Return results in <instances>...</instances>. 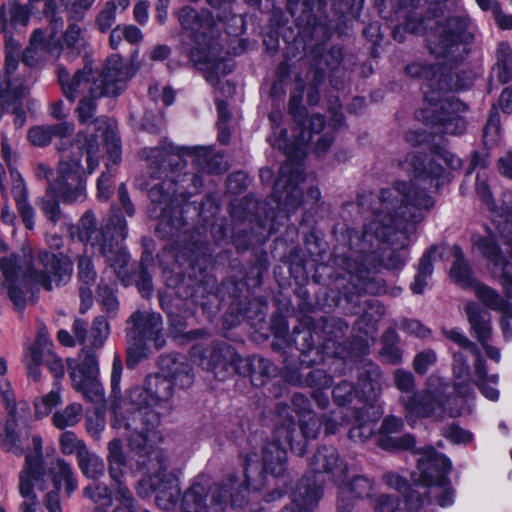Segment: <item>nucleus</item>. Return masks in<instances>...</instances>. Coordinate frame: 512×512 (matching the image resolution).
Instances as JSON below:
<instances>
[{
  "instance_id": "obj_1",
  "label": "nucleus",
  "mask_w": 512,
  "mask_h": 512,
  "mask_svg": "<svg viewBox=\"0 0 512 512\" xmlns=\"http://www.w3.org/2000/svg\"><path fill=\"white\" fill-rule=\"evenodd\" d=\"M439 161L453 170L461 167V160L447 150L436 152L428 163L424 155L409 154L402 168L410 179L396 180L381 189L378 202L371 208L373 218L364 224L363 231H348L350 254L343 259V265L351 274L349 281L359 292L380 293L379 282L370 277V255L397 231L406 232L408 225L422 221L425 213L434 207L435 200L427 189L438 188L448 181Z\"/></svg>"
},
{
  "instance_id": "obj_2",
  "label": "nucleus",
  "mask_w": 512,
  "mask_h": 512,
  "mask_svg": "<svg viewBox=\"0 0 512 512\" xmlns=\"http://www.w3.org/2000/svg\"><path fill=\"white\" fill-rule=\"evenodd\" d=\"M392 7L403 13V30L412 34L425 32V45L430 55L444 64L463 61L475 39V27L465 15H449L439 19L423 16L432 0H389Z\"/></svg>"
},
{
  "instance_id": "obj_3",
  "label": "nucleus",
  "mask_w": 512,
  "mask_h": 512,
  "mask_svg": "<svg viewBox=\"0 0 512 512\" xmlns=\"http://www.w3.org/2000/svg\"><path fill=\"white\" fill-rule=\"evenodd\" d=\"M3 275L2 290L18 310L33 302L32 285L51 291L66 285L72 276L73 266L68 256L39 249L23 258L11 254L0 258Z\"/></svg>"
},
{
  "instance_id": "obj_4",
  "label": "nucleus",
  "mask_w": 512,
  "mask_h": 512,
  "mask_svg": "<svg viewBox=\"0 0 512 512\" xmlns=\"http://www.w3.org/2000/svg\"><path fill=\"white\" fill-rule=\"evenodd\" d=\"M132 67L120 55L109 57L101 73L92 81L89 88V96H84L76 108L78 121L86 125V131L79 133V138H92L98 135L101 138L113 159L114 163L120 160V139L116 124L105 116L96 117V100L102 96L117 97L127 87V82L132 78Z\"/></svg>"
},
{
  "instance_id": "obj_5",
  "label": "nucleus",
  "mask_w": 512,
  "mask_h": 512,
  "mask_svg": "<svg viewBox=\"0 0 512 512\" xmlns=\"http://www.w3.org/2000/svg\"><path fill=\"white\" fill-rule=\"evenodd\" d=\"M295 433L296 425L293 419H288L285 423L276 427L275 439L267 442L262 448V465L259 463L256 452L249 451L242 454L244 480H241L237 475L229 476L230 485L237 491L231 494L233 507L242 508L248 502L247 496L250 487L254 490L262 489L266 485L267 474L273 478H282V484L286 485L287 453L280 440L284 439L298 456H303L306 453L305 443H294Z\"/></svg>"
},
{
  "instance_id": "obj_6",
  "label": "nucleus",
  "mask_w": 512,
  "mask_h": 512,
  "mask_svg": "<svg viewBox=\"0 0 512 512\" xmlns=\"http://www.w3.org/2000/svg\"><path fill=\"white\" fill-rule=\"evenodd\" d=\"M96 224L94 213L86 211L78 223V238L83 243L91 244L105 258L106 263L114 269L118 277L127 276L129 254L122 246L128 234L126 220L114 216L105 226L97 228Z\"/></svg>"
},
{
  "instance_id": "obj_7",
  "label": "nucleus",
  "mask_w": 512,
  "mask_h": 512,
  "mask_svg": "<svg viewBox=\"0 0 512 512\" xmlns=\"http://www.w3.org/2000/svg\"><path fill=\"white\" fill-rule=\"evenodd\" d=\"M418 453L419 477L414 480L427 488V497L411 491L406 497V503L414 510L421 509L425 503H436L441 507L452 505L455 491L448 478L452 469L450 460L430 446L421 449Z\"/></svg>"
},
{
  "instance_id": "obj_8",
  "label": "nucleus",
  "mask_w": 512,
  "mask_h": 512,
  "mask_svg": "<svg viewBox=\"0 0 512 512\" xmlns=\"http://www.w3.org/2000/svg\"><path fill=\"white\" fill-rule=\"evenodd\" d=\"M128 401L137 410L128 417L125 429L128 432V442L131 450L140 457L153 453L154 442L157 438L155 430L160 423L159 413L153 410L152 399L148 392L147 382L144 386H136L129 390Z\"/></svg>"
},
{
  "instance_id": "obj_9",
  "label": "nucleus",
  "mask_w": 512,
  "mask_h": 512,
  "mask_svg": "<svg viewBox=\"0 0 512 512\" xmlns=\"http://www.w3.org/2000/svg\"><path fill=\"white\" fill-rule=\"evenodd\" d=\"M137 456L136 461L139 469L152 465L153 470L147 478L138 482V495L147 497L154 492L156 493V503L161 509L174 510L180 496V485L177 476L168 471L163 454L153 447V453L150 456Z\"/></svg>"
},
{
  "instance_id": "obj_10",
  "label": "nucleus",
  "mask_w": 512,
  "mask_h": 512,
  "mask_svg": "<svg viewBox=\"0 0 512 512\" xmlns=\"http://www.w3.org/2000/svg\"><path fill=\"white\" fill-rule=\"evenodd\" d=\"M165 147H168L167 143L163 142L161 146L143 148L140 152L141 157L150 163L153 178L160 179L164 174V179L152 185L148 192L151 202L161 206V217L170 212L174 198L179 195L178 181L174 175L179 170L172 172Z\"/></svg>"
},
{
  "instance_id": "obj_11",
  "label": "nucleus",
  "mask_w": 512,
  "mask_h": 512,
  "mask_svg": "<svg viewBox=\"0 0 512 512\" xmlns=\"http://www.w3.org/2000/svg\"><path fill=\"white\" fill-rule=\"evenodd\" d=\"M160 367L165 376L149 375L146 378L148 392L152 399V406H164L173 396L174 386L187 388L193 383V374L191 366L173 355H163L160 357Z\"/></svg>"
},
{
  "instance_id": "obj_12",
  "label": "nucleus",
  "mask_w": 512,
  "mask_h": 512,
  "mask_svg": "<svg viewBox=\"0 0 512 512\" xmlns=\"http://www.w3.org/2000/svg\"><path fill=\"white\" fill-rule=\"evenodd\" d=\"M273 147L283 149L287 160L279 170L275 181L273 195L278 206L287 213L295 211L303 202V192L299 184L304 181V170L301 162L293 158L288 150L285 139L272 142Z\"/></svg>"
},
{
  "instance_id": "obj_13",
  "label": "nucleus",
  "mask_w": 512,
  "mask_h": 512,
  "mask_svg": "<svg viewBox=\"0 0 512 512\" xmlns=\"http://www.w3.org/2000/svg\"><path fill=\"white\" fill-rule=\"evenodd\" d=\"M35 454L26 456L25 467L19 473L18 491L23 502L19 509L21 512H37L39 500L35 488L44 489L46 470L42 458V439L39 435L32 437Z\"/></svg>"
},
{
  "instance_id": "obj_14",
  "label": "nucleus",
  "mask_w": 512,
  "mask_h": 512,
  "mask_svg": "<svg viewBox=\"0 0 512 512\" xmlns=\"http://www.w3.org/2000/svg\"><path fill=\"white\" fill-rule=\"evenodd\" d=\"M236 492L229 478L222 485L196 482L182 495L180 508L182 512H224L231 494Z\"/></svg>"
},
{
  "instance_id": "obj_15",
  "label": "nucleus",
  "mask_w": 512,
  "mask_h": 512,
  "mask_svg": "<svg viewBox=\"0 0 512 512\" xmlns=\"http://www.w3.org/2000/svg\"><path fill=\"white\" fill-rule=\"evenodd\" d=\"M441 390H422L413 393L410 396L400 397V403L405 409V417L409 422L415 421L417 418H433L434 420H442L445 415L456 417L458 411L448 410L446 408V400L444 399L442 390L448 385L441 384Z\"/></svg>"
},
{
  "instance_id": "obj_16",
  "label": "nucleus",
  "mask_w": 512,
  "mask_h": 512,
  "mask_svg": "<svg viewBox=\"0 0 512 512\" xmlns=\"http://www.w3.org/2000/svg\"><path fill=\"white\" fill-rule=\"evenodd\" d=\"M50 190L65 203L83 202L86 199L84 171L78 156L62 157L58 178L50 184Z\"/></svg>"
},
{
  "instance_id": "obj_17",
  "label": "nucleus",
  "mask_w": 512,
  "mask_h": 512,
  "mask_svg": "<svg viewBox=\"0 0 512 512\" xmlns=\"http://www.w3.org/2000/svg\"><path fill=\"white\" fill-rule=\"evenodd\" d=\"M165 147L169 157V165L172 172L182 170L185 167L183 156L188 155L193 158V163L197 169L207 174H220L227 171V162L223 155L213 154L207 147H174L167 143Z\"/></svg>"
},
{
  "instance_id": "obj_18",
  "label": "nucleus",
  "mask_w": 512,
  "mask_h": 512,
  "mask_svg": "<svg viewBox=\"0 0 512 512\" xmlns=\"http://www.w3.org/2000/svg\"><path fill=\"white\" fill-rule=\"evenodd\" d=\"M107 460L109 463V475L116 483L115 499L118 504L114 512H137L135 499L128 487L121 480L127 459L123 452L122 442L119 439H113L108 443Z\"/></svg>"
},
{
  "instance_id": "obj_19",
  "label": "nucleus",
  "mask_w": 512,
  "mask_h": 512,
  "mask_svg": "<svg viewBox=\"0 0 512 512\" xmlns=\"http://www.w3.org/2000/svg\"><path fill=\"white\" fill-rule=\"evenodd\" d=\"M127 323L131 324L127 335L152 346L155 350L162 349L166 344L163 321L159 313L137 310L130 315Z\"/></svg>"
},
{
  "instance_id": "obj_20",
  "label": "nucleus",
  "mask_w": 512,
  "mask_h": 512,
  "mask_svg": "<svg viewBox=\"0 0 512 512\" xmlns=\"http://www.w3.org/2000/svg\"><path fill=\"white\" fill-rule=\"evenodd\" d=\"M472 241L473 246L493 265V275L506 290L507 297H512V266L502 255L494 234L488 230L486 236L475 235Z\"/></svg>"
},
{
  "instance_id": "obj_21",
  "label": "nucleus",
  "mask_w": 512,
  "mask_h": 512,
  "mask_svg": "<svg viewBox=\"0 0 512 512\" xmlns=\"http://www.w3.org/2000/svg\"><path fill=\"white\" fill-rule=\"evenodd\" d=\"M98 373V361L94 354H86L80 363L70 365L73 387L89 401H95L102 396L103 389L98 380Z\"/></svg>"
},
{
  "instance_id": "obj_22",
  "label": "nucleus",
  "mask_w": 512,
  "mask_h": 512,
  "mask_svg": "<svg viewBox=\"0 0 512 512\" xmlns=\"http://www.w3.org/2000/svg\"><path fill=\"white\" fill-rule=\"evenodd\" d=\"M314 473H324L335 485H342L348 477L349 466L335 447L322 446L317 449L309 462Z\"/></svg>"
},
{
  "instance_id": "obj_23",
  "label": "nucleus",
  "mask_w": 512,
  "mask_h": 512,
  "mask_svg": "<svg viewBox=\"0 0 512 512\" xmlns=\"http://www.w3.org/2000/svg\"><path fill=\"white\" fill-rule=\"evenodd\" d=\"M177 16L182 27L191 31L198 44H209L214 37L215 19L211 12L202 11L198 14L192 7L184 6L178 11Z\"/></svg>"
},
{
  "instance_id": "obj_24",
  "label": "nucleus",
  "mask_w": 512,
  "mask_h": 512,
  "mask_svg": "<svg viewBox=\"0 0 512 512\" xmlns=\"http://www.w3.org/2000/svg\"><path fill=\"white\" fill-rule=\"evenodd\" d=\"M323 496V488L314 477H303L291 495V503L278 512H313Z\"/></svg>"
},
{
  "instance_id": "obj_25",
  "label": "nucleus",
  "mask_w": 512,
  "mask_h": 512,
  "mask_svg": "<svg viewBox=\"0 0 512 512\" xmlns=\"http://www.w3.org/2000/svg\"><path fill=\"white\" fill-rule=\"evenodd\" d=\"M63 41L50 37L47 43V51L55 56H59L61 51L65 50V56L73 61L88 47V41L82 27L77 22H71L63 33Z\"/></svg>"
},
{
  "instance_id": "obj_26",
  "label": "nucleus",
  "mask_w": 512,
  "mask_h": 512,
  "mask_svg": "<svg viewBox=\"0 0 512 512\" xmlns=\"http://www.w3.org/2000/svg\"><path fill=\"white\" fill-rule=\"evenodd\" d=\"M7 363L0 357V397L7 412L5 422L15 425L26 424L31 417V408L26 401L17 402L10 382L5 378Z\"/></svg>"
},
{
  "instance_id": "obj_27",
  "label": "nucleus",
  "mask_w": 512,
  "mask_h": 512,
  "mask_svg": "<svg viewBox=\"0 0 512 512\" xmlns=\"http://www.w3.org/2000/svg\"><path fill=\"white\" fill-rule=\"evenodd\" d=\"M52 354L53 343L48 336V331L45 327H39L35 341L24 351V363L28 376L38 381L41 376L40 365L44 364Z\"/></svg>"
},
{
  "instance_id": "obj_28",
  "label": "nucleus",
  "mask_w": 512,
  "mask_h": 512,
  "mask_svg": "<svg viewBox=\"0 0 512 512\" xmlns=\"http://www.w3.org/2000/svg\"><path fill=\"white\" fill-rule=\"evenodd\" d=\"M402 427L403 421L400 418L387 416L380 426L378 445L385 450H414L416 441L413 435L391 436V434L400 432Z\"/></svg>"
},
{
  "instance_id": "obj_29",
  "label": "nucleus",
  "mask_w": 512,
  "mask_h": 512,
  "mask_svg": "<svg viewBox=\"0 0 512 512\" xmlns=\"http://www.w3.org/2000/svg\"><path fill=\"white\" fill-rule=\"evenodd\" d=\"M405 72L409 77L423 80L432 92L442 93L453 89L437 64L415 61L405 67Z\"/></svg>"
},
{
  "instance_id": "obj_30",
  "label": "nucleus",
  "mask_w": 512,
  "mask_h": 512,
  "mask_svg": "<svg viewBox=\"0 0 512 512\" xmlns=\"http://www.w3.org/2000/svg\"><path fill=\"white\" fill-rule=\"evenodd\" d=\"M236 369L240 374L248 375L254 386H263L277 375V367L266 358L252 355L247 358L239 357Z\"/></svg>"
},
{
  "instance_id": "obj_31",
  "label": "nucleus",
  "mask_w": 512,
  "mask_h": 512,
  "mask_svg": "<svg viewBox=\"0 0 512 512\" xmlns=\"http://www.w3.org/2000/svg\"><path fill=\"white\" fill-rule=\"evenodd\" d=\"M441 116L434 125L441 127L438 132L450 135H461L466 131V121L459 115L465 112L467 106L458 100H447L440 105Z\"/></svg>"
},
{
  "instance_id": "obj_32",
  "label": "nucleus",
  "mask_w": 512,
  "mask_h": 512,
  "mask_svg": "<svg viewBox=\"0 0 512 512\" xmlns=\"http://www.w3.org/2000/svg\"><path fill=\"white\" fill-rule=\"evenodd\" d=\"M195 353L201 355V365L207 369L214 371L218 367H225L227 364L237 367L239 355L235 349L225 342H214L212 345L200 350L194 347Z\"/></svg>"
},
{
  "instance_id": "obj_33",
  "label": "nucleus",
  "mask_w": 512,
  "mask_h": 512,
  "mask_svg": "<svg viewBox=\"0 0 512 512\" xmlns=\"http://www.w3.org/2000/svg\"><path fill=\"white\" fill-rule=\"evenodd\" d=\"M57 72L62 91L69 100L74 101L85 91L89 92L92 84V68L90 65H85L82 69L77 70L72 77L65 68L61 67Z\"/></svg>"
},
{
  "instance_id": "obj_34",
  "label": "nucleus",
  "mask_w": 512,
  "mask_h": 512,
  "mask_svg": "<svg viewBox=\"0 0 512 512\" xmlns=\"http://www.w3.org/2000/svg\"><path fill=\"white\" fill-rule=\"evenodd\" d=\"M471 331L479 343L492 339L493 329L490 313L483 310L474 301H469L464 307Z\"/></svg>"
},
{
  "instance_id": "obj_35",
  "label": "nucleus",
  "mask_w": 512,
  "mask_h": 512,
  "mask_svg": "<svg viewBox=\"0 0 512 512\" xmlns=\"http://www.w3.org/2000/svg\"><path fill=\"white\" fill-rule=\"evenodd\" d=\"M471 331L479 343L492 339L493 329L490 313L483 310L474 301H469L464 307Z\"/></svg>"
},
{
  "instance_id": "obj_36",
  "label": "nucleus",
  "mask_w": 512,
  "mask_h": 512,
  "mask_svg": "<svg viewBox=\"0 0 512 512\" xmlns=\"http://www.w3.org/2000/svg\"><path fill=\"white\" fill-rule=\"evenodd\" d=\"M29 22V13L26 7L16 1H8L0 7V32H19Z\"/></svg>"
},
{
  "instance_id": "obj_37",
  "label": "nucleus",
  "mask_w": 512,
  "mask_h": 512,
  "mask_svg": "<svg viewBox=\"0 0 512 512\" xmlns=\"http://www.w3.org/2000/svg\"><path fill=\"white\" fill-rule=\"evenodd\" d=\"M13 178L12 195L17 203L18 211L27 229L34 227V210L28 203L26 184L18 172L11 171Z\"/></svg>"
},
{
  "instance_id": "obj_38",
  "label": "nucleus",
  "mask_w": 512,
  "mask_h": 512,
  "mask_svg": "<svg viewBox=\"0 0 512 512\" xmlns=\"http://www.w3.org/2000/svg\"><path fill=\"white\" fill-rule=\"evenodd\" d=\"M472 288L474 289L476 297L483 303V305L512 318V305L501 298L496 290L479 282H476Z\"/></svg>"
},
{
  "instance_id": "obj_39",
  "label": "nucleus",
  "mask_w": 512,
  "mask_h": 512,
  "mask_svg": "<svg viewBox=\"0 0 512 512\" xmlns=\"http://www.w3.org/2000/svg\"><path fill=\"white\" fill-rule=\"evenodd\" d=\"M492 77L501 84H507L512 80V49L507 42H500L497 46Z\"/></svg>"
},
{
  "instance_id": "obj_40",
  "label": "nucleus",
  "mask_w": 512,
  "mask_h": 512,
  "mask_svg": "<svg viewBox=\"0 0 512 512\" xmlns=\"http://www.w3.org/2000/svg\"><path fill=\"white\" fill-rule=\"evenodd\" d=\"M454 261L450 269L451 278L464 288H472L477 282L473 277L470 265L465 260L462 249L455 245L453 247Z\"/></svg>"
},
{
  "instance_id": "obj_41",
  "label": "nucleus",
  "mask_w": 512,
  "mask_h": 512,
  "mask_svg": "<svg viewBox=\"0 0 512 512\" xmlns=\"http://www.w3.org/2000/svg\"><path fill=\"white\" fill-rule=\"evenodd\" d=\"M437 249L438 247L436 245H432L420 258L414 282L410 286L414 294H422L424 292L428 284L427 280L433 273V260Z\"/></svg>"
},
{
  "instance_id": "obj_42",
  "label": "nucleus",
  "mask_w": 512,
  "mask_h": 512,
  "mask_svg": "<svg viewBox=\"0 0 512 512\" xmlns=\"http://www.w3.org/2000/svg\"><path fill=\"white\" fill-rule=\"evenodd\" d=\"M17 427L18 425L9 422L0 423V448L6 452L22 455V441Z\"/></svg>"
},
{
  "instance_id": "obj_43",
  "label": "nucleus",
  "mask_w": 512,
  "mask_h": 512,
  "mask_svg": "<svg viewBox=\"0 0 512 512\" xmlns=\"http://www.w3.org/2000/svg\"><path fill=\"white\" fill-rule=\"evenodd\" d=\"M77 460L80 470L88 478L98 479L104 475V461L88 449L82 450Z\"/></svg>"
},
{
  "instance_id": "obj_44",
  "label": "nucleus",
  "mask_w": 512,
  "mask_h": 512,
  "mask_svg": "<svg viewBox=\"0 0 512 512\" xmlns=\"http://www.w3.org/2000/svg\"><path fill=\"white\" fill-rule=\"evenodd\" d=\"M83 407L79 403L69 404L61 411H57L52 416L53 425L64 430L68 427H73L82 419Z\"/></svg>"
},
{
  "instance_id": "obj_45",
  "label": "nucleus",
  "mask_w": 512,
  "mask_h": 512,
  "mask_svg": "<svg viewBox=\"0 0 512 512\" xmlns=\"http://www.w3.org/2000/svg\"><path fill=\"white\" fill-rule=\"evenodd\" d=\"M365 411L363 408L354 411V422L357 424L349 430V438L355 442L368 440L375 431V423L364 420Z\"/></svg>"
},
{
  "instance_id": "obj_46",
  "label": "nucleus",
  "mask_w": 512,
  "mask_h": 512,
  "mask_svg": "<svg viewBox=\"0 0 512 512\" xmlns=\"http://www.w3.org/2000/svg\"><path fill=\"white\" fill-rule=\"evenodd\" d=\"M53 480L55 490H57V487L60 488V483L62 481L65 483V492L67 495H71L78 486L72 467L62 459H59L56 462Z\"/></svg>"
},
{
  "instance_id": "obj_47",
  "label": "nucleus",
  "mask_w": 512,
  "mask_h": 512,
  "mask_svg": "<svg viewBox=\"0 0 512 512\" xmlns=\"http://www.w3.org/2000/svg\"><path fill=\"white\" fill-rule=\"evenodd\" d=\"M107 153L106 171L101 174L97 181L98 198L102 201H107L112 194L113 177L117 171L116 167L121 161L120 159L117 163H114L108 150Z\"/></svg>"
},
{
  "instance_id": "obj_48",
  "label": "nucleus",
  "mask_w": 512,
  "mask_h": 512,
  "mask_svg": "<svg viewBox=\"0 0 512 512\" xmlns=\"http://www.w3.org/2000/svg\"><path fill=\"white\" fill-rule=\"evenodd\" d=\"M127 367L132 369L143 359L147 358L150 352V345L141 342L129 335H127Z\"/></svg>"
},
{
  "instance_id": "obj_49",
  "label": "nucleus",
  "mask_w": 512,
  "mask_h": 512,
  "mask_svg": "<svg viewBox=\"0 0 512 512\" xmlns=\"http://www.w3.org/2000/svg\"><path fill=\"white\" fill-rule=\"evenodd\" d=\"M342 487H346L347 493L351 494L354 498L365 499L371 497L374 482L366 476L356 475L348 484L346 482L342 484Z\"/></svg>"
},
{
  "instance_id": "obj_50",
  "label": "nucleus",
  "mask_w": 512,
  "mask_h": 512,
  "mask_svg": "<svg viewBox=\"0 0 512 512\" xmlns=\"http://www.w3.org/2000/svg\"><path fill=\"white\" fill-rule=\"evenodd\" d=\"M301 126V131L298 136V142L301 145H306L312 139V134L319 133L325 125V118L321 114H314L309 119L305 116L303 119V124H299Z\"/></svg>"
},
{
  "instance_id": "obj_51",
  "label": "nucleus",
  "mask_w": 512,
  "mask_h": 512,
  "mask_svg": "<svg viewBox=\"0 0 512 512\" xmlns=\"http://www.w3.org/2000/svg\"><path fill=\"white\" fill-rule=\"evenodd\" d=\"M118 7L114 0L105 2L95 19V27L100 32L105 33L114 25Z\"/></svg>"
},
{
  "instance_id": "obj_52",
  "label": "nucleus",
  "mask_w": 512,
  "mask_h": 512,
  "mask_svg": "<svg viewBox=\"0 0 512 512\" xmlns=\"http://www.w3.org/2000/svg\"><path fill=\"white\" fill-rule=\"evenodd\" d=\"M98 291L102 309L109 317H115L119 310V302L115 293V288L113 286L100 283Z\"/></svg>"
},
{
  "instance_id": "obj_53",
  "label": "nucleus",
  "mask_w": 512,
  "mask_h": 512,
  "mask_svg": "<svg viewBox=\"0 0 512 512\" xmlns=\"http://www.w3.org/2000/svg\"><path fill=\"white\" fill-rule=\"evenodd\" d=\"M175 179L178 181L179 196L183 198H187L198 193L204 185L202 177L198 174L189 175L184 173L182 175L175 176Z\"/></svg>"
},
{
  "instance_id": "obj_54",
  "label": "nucleus",
  "mask_w": 512,
  "mask_h": 512,
  "mask_svg": "<svg viewBox=\"0 0 512 512\" xmlns=\"http://www.w3.org/2000/svg\"><path fill=\"white\" fill-rule=\"evenodd\" d=\"M437 361V352L434 349L427 348L416 353L412 361V367L416 374L422 376L425 375Z\"/></svg>"
},
{
  "instance_id": "obj_55",
  "label": "nucleus",
  "mask_w": 512,
  "mask_h": 512,
  "mask_svg": "<svg viewBox=\"0 0 512 512\" xmlns=\"http://www.w3.org/2000/svg\"><path fill=\"white\" fill-rule=\"evenodd\" d=\"M84 495L91 499L94 503L108 508L112 505V497L110 489L101 483H94L90 486H87L84 489Z\"/></svg>"
},
{
  "instance_id": "obj_56",
  "label": "nucleus",
  "mask_w": 512,
  "mask_h": 512,
  "mask_svg": "<svg viewBox=\"0 0 512 512\" xmlns=\"http://www.w3.org/2000/svg\"><path fill=\"white\" fill-rule=\"evenodd\" d=\"M500 138V116L495 108H492L487 123L483 130L484 143L487 146H494Z\"/></svg>"
},
{
  "instance_id": "obj_57",
  "label": "nucleus",
  "mask_w": 512,
  "mask_h": 512,
  "mask_svg": "<svg viewBox=\"0 0 512 512\" xmlns=\"http://www.w3.org/2000/svg\"><path fill=\"white\" fill-rule=\"evenodd\" d=\"M77 276L80 284L94 286L97 272L90 257L82 255L78 258Z\"/></svg>"
},
{
  "instance_id": "obj_58",
  "label": "nucleus",
  "mask_w": 512,
  "mask_h": 512,
  "mask_svg": "<svg viewBox=\"0 0 512 512\" xmlns=\"http://www.w3.org/2000/svg\"><path fill=\"white\" fill-rule=\"evenodd\" d=\"M47 49V44L45 45V33L41 29H36L30 38V45L23 52L22 61L31 66L35 63L34 57L37 54L39 49Z\"/></svg>"
},
{
  "instance_id": "obj_59",
  "label": "nucleus",
  "mask_w": 512,
  "mask_h": 512,
  "mask_svg": "<svg viewBox=\"0 0 512 512\" xmlns=\"http://www.w3.org/2000/svg\"><path fill=\"white\" fill-rule=\"evenodd\" d=\"M59 444L61 452L65 455L76 453L77 458L82 450H86L85 443L78 439L75 433L66 431L60 435Z\"/></svg>"
},
{
  "instance_id": "obj_60",
  "label": "nucleus",
  "mask_w": 512,
  "mask_h": 512,
  "mask_svg": "<svg viewBox=\"0 0 512 512\" xmlns=\"http://www.w3.org/2000/svg\"><path fill=\"white\" fill-rule=\"evenodd\" d=\"M109 335V325L103 316L96 317L92 323L90 332L91 345L98 349L104 345Z\"/></svg>"
},
{
  "instance_id": "obj_61",
  "label": "nucleus",
  "mask_w": 512,
  "mask_h": 512,
  "mask_svg": "<svg viewBox=\"0 0 512 512\" xmlns=\"http://www.w3.org/2000/svg\"><path fill=\"white\" fill-rule=\"evenodd\" d=\"M96 0H60L68 12V19L80 20Z\"/></svg>"
},
{
  "instance_id": "obj_62",
  "label": "nucleus",
  "mask_w": 512,
  "mask_h": 512,
  "mask_svg": "<svg viewBox=\"0 0 512 512\" xmlns=\"http://www.w3.org/2000/svg\"><path fill=\"white\" fill-rule=\"evenodd\" d=\"M400 329L412 337L426 339L431 336V329L417 319L403 318L400 321Z\"/></svg>"
},
{
  "instance_id": "obj_63",
  "label": "nucleus",
  "mask_w": 512,
  "mask_h": 512,
  "mask_svg": "<svg viewBox=\"0 0 512 512\" xmlns=\"http://www.w3.org/2000/svg\"><path fill=\"white\" fill-rule=\"evenodd\" d=\"M374 512H404L400 508V498L391 494H380L373 501Z\"/></svg>"
},
{
  "instance_id": "obj_64",
  "label": "nucleus",
  "mask_w": 512,
  "mask_h": 512,
  "mask_svg": "<svg viewBox=\"0 0 512 512\" xmlns=\"http://www.w3.org/2000/svg\"><path fill=\"white\" fill-rule=\"evenodd\" d=\"M442 435L454 444L467 445L472 442L473 435L470 431L461 428L456 424H451L443 428Z\"/></svg>"
}]
</instances>
